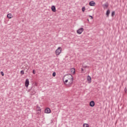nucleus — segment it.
Listing matches in <instances>:
<instances>
[{
    "label": "nucleus",
    "mask_w": 127,
    "mask_h": 127,
    "mask_svg": "<svg viewBox=\"0 0 127 127\" xmlns=\"http://www.w3.org/2000/svg\"><path fill=\"white\" fill-rule=\"evenodd\" d=\"M61 52H62V48L61 47H58V48L55 51L56 55L57 56L60 55Z\"/></svg>",
    "instance_id": "f257e3e1"
},
{
    "label": "nucleus",
    "mask_w": 127,
    "mask_h": 127,
    "mask_svg": "<svg viewBox=\"0 0 127 127\" xmlns=\"http://www.w3.org/2000/svg\"><path fill=\"white\" fill-rule=\"evenodd\" d=\"M83 31H84V28H80L77 30V33H78V34H81L82 32H83Z\"/></svg>",
    "instance_id": "f03ea898"
},
{
    "label": "nucleus",
    "mask_w": 127,
    "mask_h": 127,
    "mask_svg": "<svg viewBox=\"0 0 127 127\" xmlns=\"http://www.w3.org/2000/svg\"><path fill=\"white\" fill-rule=\"evenodd\" d=\"M36 94V91H35V87H32V89L31 91V95H35Z\"/></svg>",
    "instance_id": "7ed1b4c3"
},
{
    "label": "nucleus",
    "mask_w": 127,
    "mask_h": 127,
    "mask_svg": "<svg viewBox=\"0 0 127 127\" xmlns=\"http://www.w3.org/2000/svg\"><path fill=\"white\" fill-rule=\"evenodd\" d=\"M25 85L26 88L28 87V85H29V80H28L27 78L25 80Z\"/></svg>",
    "instance_id": "20e7f679"
},
{
    "label": "nucleus",
    "mask_w": 127,
    "mask_h": 127,
    "mask_svg": "<svg viewBox=\"0 0 127 127\" xmlns=\"http://www.w3.org/2000/svg\"><path fill=\"white\" fill-rule=\"evenodd\" d=\"M45 112L46 114H50L51 113V110L49 108H47L45 110Z\"/></svg>",
    "instance_id": "39448f33"
},
{
    "label": "nucleus",
    "mask_w": 127,
    "mask_h": 127,
    "mask_svg": "<svg viewBox=\"0 0 127 127\" xmlns=\"http://www.w3.org/2000/svg\"><path fill=\"white\" fill-rule=\"evenodd\" d=\"M95 4H96V3L94 1L89 2V5H90V6H95Z\"/></svg>",
    "instance_id": "423d86ee"
},
{
    "label": "nucleus",
    "mask_w": 127,
    "mask_h": 127,
    "mask_svg": "<svg viewBox=\"0 0 127 127\" xmlns=\"http://www.w3.org/2000/svg\"><path fill=\"white\" fill-rule=\"evenodd\" d=\"M87 80L88 83H91L92 82V78H91V76H90V75L87 76Z\"/></svg>",
    "instance_id": "0eeeda50"
},
{
    "label": "nucleus",
    "mask_w": 127,
    "mask_h": 127,
    "mask_svg": "<svg viewBox=\"0 0 127 127\" xmlns=\"http://www.w3.org/2000/svg\"><path fill=\"white\" fill-rule=\"evenodd\" d=\"M90 107H94L95 106V102L94 101H91L89 103Z\"/></svg>",
    "instance_id": "6e6552de"
},
{
    "label": "nucleus",
    "mask_w": 127,
    "mask_h": 127,
    "mask_svg": "<svg viewBox=\"0 0 127 127\" xmlns=\"http://www.w3.org/2000/svg\"><path fill=\"white\" fill-rule=\"evenodd\" d=\"M102 6L103 8H108V6H109V4L108 3H105L102 5Z\"/></svg>",
    "instance_id": "1a4fd4ad"
},
{
    "label": "nucleus",
    "mask_w": 127,
    "mask_h": 127,
    "mask_svg": "<svg viewBox=\"0 0 127 127\" xmlns=\"http://www.w3.org/2000/svg\"><path fill=\"white\" fill-rule=\"evenodd\" d=\"M69 85H71L73 83V76H72V75L71 78L70 79H69Z\"/></svg>",
    "instance_id": "9d476101"
},
{
    "label": "nucleus",
    "mask_w": 127,
    "mask_h": 127,
    "mask_svg": "<svg viewBox=\"0 0 127 127\" xmlns=\"http://www.w3.org/2000/svg\"><path fill=\"white\" fill-rule=\"evenodd\" d=\"M52 10L53 12H55V11H56V7H55V6H52Z\"/></svg>",
    "instance_id": "9b49d317"
},
{
    "label": "nucleus",
    "mask_w": 127,
    "mask_h": 127,
    "mask_svg": "<svg viewBox=\"0 0 127 127\" xmlns=\"http://www.w3.org/2000/svg\"><path fill=\"white\" fill-rule=\"evenodd\" d=\"M70 71H71V73H72V74H75V69L74 68H71L70 69Z\"/></svg>",
    "instance_id": "f8f14e48"
},
{
    "label": "nucleus",
    "mask_w": 127,
    "mask_h": 127,
    "mask_svg": "<svg viewBox=\"0 0 127 127\" xmlns=\"http://www.w3.org/2000/svg\"><path fill=\"white\" fill-rule=\"evenodd\" d=\"M41 113V109H37V114H38V115H40Z\"/></svg>",
    "instance_id": "ddd939ff"
},
{
    "label": "nucleus",
    "mask_w": 127,
    "mask_h": 127,
    "mask_svg": "<svg viewBox=\"0 0 127 127\" xmlns=\"http://www.w3.org/2000/svg\"><path fill=\"white\" fill-rule=\"evenodd\" d=\"M7 17L8 18H11L12 17V15H11V13H8L7 15Z\"/></svg>",
    "instance_id": "4468645a"
},
{
    "label": "nucleus",
    "mask_w": 127,
    "mask_h": 127,
    "mask_svg": "<svg viewBox=\"0 0 127 127\" xmlns=\"http://www.w3.org/2000/svg\"><path fill=\"white\" fill-rule=\"evenodd\" d=\"M83 127H89V126L88 125V124H84L83 125Z\"/></svg>",
    "instance_id": "2eb2a0df"
},
{
    "label": "nucleus",
    "mask_w": 127,
    "mask_h": 127,
    "mask_svg": "<svg viewBox=\"0 0 127 127\" xmlns=\"http://www.w3.org/2000/svg\"><path fill=\"white\" fill-rule=\"evenodd\" d=\"M110 11L109 10H108L107 11L106 15H107V16H109V14H110Z\"/></svg>",
    "instance_id": "dca6fc26"
},
{
    "label": "nucleus",
    "mask_w": 127,
    "mask_h": 127,
    "mask_svg": "<svg viewBox=\"0 0 127 127\" xmlns=\"http://www.w3.org/2000/svg\"><path fill=\"white\" fill-rule=\"evenodd\" d=\"M85 9H86V8L85 7V6L82 7V10L83 12H84L85 11Z\"/></svg>",
    "instance_id": "f3484780"
},
{
    "label": "nucleus",
    "mask_w": 127,
    "mask_h": 127,
    "mask_svg": "<svg viewBox=\"0 0 127 127\" xmlns=\"http://www.w3.org/2000/svg\"><path fill=\"white\" fill-rule=\"evenodd\" d=\"M20 74H21V75H23V74H24V71L21 70Z\"/></svg>",
    "instance_id": "a211bd4d"
},
{
    "label": "nucleus",
    "mask_w": 127,
    "mask_h": 127,
    "mask_svg": "<svg viewBox=\"0 0 127 127\" xmlns=\"http://www.w3.org/2000/svg\"><path fill=\"white\" fill-rule=\"evenodd\" d=\"M56 76V72H54L53 73V76L55 77Z\"/></svg>",
    "instance_id": "6ab92c4d"
},
{
    "label": "nucleus",
    "mask_w": 127,
    "mask_h": 127,
    "mask_svg": "<svg viewBox=\"0 0 127 127\" xmlns=\"http://www.w3.org/2000/svg\"><path fill=\"white\" fill-rule=\"evenodd\" d=\"M125 92L126 93H127V87H126L125 89Z\"/></svg>",
    "instance_id": "aec40b11"
},
{
    "label": "nucleus",
    "mask_w": 127,
    "mask_h": 127,
    "mask_svg": "<svg viewBox=\"0 0 127 127\" xmlns=\"http://www.w3.org/2000/svg\"><path fill=\"white\" fill-rule=\"evenodd\" d=\"M0 73H1V75H2V76H4V73H3V72L1 71Z\"/></svg>",
    "instance_id": "412c9836"
},
{
    "label": "nucleus",
    "mask_w": 127,
    "mask_h": 127,
    "mask_svg": "<svg viewBox=\"0 0 127 127\" xmlns=\"http://www.w3.org/2000/svg\"><path fill=\"white\" fill-rule=\"evenodd\" d=\"M115 14V11H113V12H112V16H113V15H114Z\"/></svg>",
    "instance_id": "4be33fe9"
},
{
    "label": "nucleus",
    "mask_w": 127,
    "mask_h": 127,
    "mask_svg": "<svg viewBox=\"0 0 127 127\" xmlns=\"http://www.w3.org/2000/svg\"><path fill=\"white\" fill-rule=\"evenodd\" d=\"M33 74H35V70H33Z\"/></svg>",
    "instance_id": "5701e85b"
},
{
    "label": "nucleus",
    "mask_w": 127,
    "mask_h": 127,
    "mask_svg": "<svg viewBox=\"0 0 127 127\" xmlns=\"http://www.w3.org/2000/svg\"><path fill=\"white\" fill-rule=\"evenodd\" d=\"M89 17H91V19H93V16L91 15H89Z\"/></svg>",
    "instance_id": "b1692460"
},
{
    "label": "nucleus",
    "mask_w": 127,
    "mask_h": 127,
    "mask_svg": "<svg viewBox=\"0 0 127 127\" xmlns=\"http://www.w3.org/2000/svg\"><path fill=\"white\" fill-rule=\"evenodd\" d=\"M64 82H65V83H67L68 82V80L66 79Z\"/></svg>",
    "instance_id": "393cba45"
},
{
    "label": "nucleus",
    "mask_w": 127,
    "mask_h": 127,
    "mask_svg": "<svg viewBox=\"0 0 127 127\" xmlns=\"http://www.w3.org/2000/svg\"><path fill=\"white\" fill-rule=\"evenodd\" d=\"M88 67V66H83V68H87Z\"/></svg>",
    "instance_id": "a878e982"
},
{
    "label": "nucleus",
    "mask_w": 127,
    "mask_h": 127,
    "mask_svg": "<svg viewBox=\"0 0 127 127\" xmlns=\"http://www.w3.org/2000/svg\"><path fill=\"white\" fill-rule=\"evenodd\" d=\"M40 109V107H37V110H39Z\"/></svg>",
    "instance_id": "bb28decb"
},
{
    "label": "nucleus",
    "mask_w": 127,
    "mask_h": 127,
    "mask_svg": "<svg viewBox=\"0 0 127 127\" xmlns=\"http://www.w3.org/2000/svg\"><path fill=\"white\" fill-rule=\"evenodd\" d=\"M81 71H82V72H83V71H84V69L81 68Z\"/></svg>",
    "instance_id": "cd10ccee"
},
{
    "label": "nucleus",
    "mask_w": 127,
    "mask_h": 127,
    "mask_svg": "<svg viewBox=\"0 0 127 127\" xmlns=\"http://www.w3.org/2000/svg\"><path fill=\"white\" fill-rule=\"evenodd\" d=\"M87 21H89V19H87Z\"/></svg>",
    "instance_id": "c85d7f7f"
}]
</instances>
